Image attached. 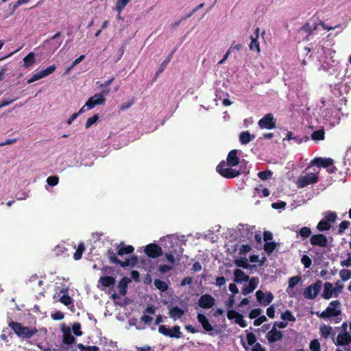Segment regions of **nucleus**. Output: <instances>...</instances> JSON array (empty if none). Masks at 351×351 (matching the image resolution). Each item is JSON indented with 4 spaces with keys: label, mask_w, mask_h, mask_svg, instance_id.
I'll return each mask as SVG.
<instances>
[{
    "label": "nucleus",
    "mask_w": 351,
    "mask_h": 351,
    "mask_svg": "<svg viewBox=\"0 0 351 351\" xmlns=\"http://www.w3.org/2000/svg\"><path fill=\"white\" fill-rule=\"evenodd\" d=\"M63 331V343L67 345H71L75 343V339L71 335V332L69 328H65L62 329Z\"/></svg>",
    "instance_id": "obj_24"
},
{
    "label": "nucleus",
    "mask_w": 351,
    "mask_h": 351,
    "mask_svg": "<svg viewBox=\"0 0 351 351\" xmlns=\"http://www.w3.org/2000/svg\"><path fill=\"white\" fill-rule=\"evenodd\" d=\"M311 165L318 167L326 168L333 165V160L330 158L318 157L311 160Z\"/></svg>",
    "instance_id": "obj_18"
},
{
    "label": "nucleus",
    "mask_w": 351,
    "mask_h": 351,
    "mask_svg": "<svg viewBox=\"0 0 351 351\" xmlns=\"http://www.w3.org/2000/svg\"><path fill=\"white\" fill-rule=\"evenodd\" d=\"M85 249L84 243L83 242L80 243L77 245L75 252L73 254V258L75 261L81 259Z\"/></svg>",
    "instance_id": "obj_33"
},
{
    "label": "nucleus",
    "mask_w": 351,
    "mask_h": 351,
    "mask_svg": "<svg viewBox=\"0 0 351 351\" xmlns=\"http://www.w3.org/2000/svg\"><path fill=\"white\" fill-rule=\"evenodd\" d=\"M265 321H267V317L265 315H260L259 317L255 318V320L254 321V325L258 326Z\"/></svg>",
    "instance_id": "obj_59"
},
{
    "label": "nucleus",
    "mask_w": 351,
    "mask_h": 351,
    "mask_svg": "<svg viewBox=\"0 0 351 351\" xmlns=\"http://www.w3.org/2000/svg\"><path fill=\"white\" fill-rule=\"evenodd\" d=\"M247 342L249 346H253L256 343V337L252 332H247L246 335Z\"/></svg>",
    "instance_id": "obj_47"
},
{
    "label": "nucleus",
    "mask_w": 351,
    "mask_h": 351,
    "mask_svg": "<svg viewBox=\"0 0 351 351\" xmlns=\"http://www.w3.org/2000/svg\"><path fill=\"white\" fill-rule=\"evenodd\" d=\"M256 296L258 302L263 306L269 305L274 300V295L272 293H264L261 290H258L256 292Z\"/></svg>",
    "instance_id": "obj_13"
},
{
    "label": "nucleus",
    "mask_w": 351,
    "mask_h": 351,
    "mask_svg": "<svg viewBox=\"0 0 351 351\" xmlns=\"http://www.w3.org/2000/svg\"><path fill=\"white\" fill-rule=\"evenodd\" d=\"M234 282L239 283L241 282H247L249 280V276L246 275L243 271L239 269H237L234 271Z\"/></svg>",
    "instance_id": "obj_26"
},
{
    "label": "nucleus",
    "mask_w": 351,
    "mask_h": 351,
    "mask_svg": "<svg viewBox=\"0 0 351 351\" xmlns=\"http://www.w3.org/2000/svg\"><path fill=\"white\" fill-rule=\"evenodd\" d=\"M240 315V313L239 312H237V311L235 310H228V312H227V317L229 319H234V320L237 319V317Z\"/></svg>",
    "instance_id": "obj_55"
},
{
    "label": "nucleus",
    "mask_w": 351,
    "mask_h": 351,
    "mask_svg": "<svg viewBox=\"0 0 351 351\" xmlns=\"http://www.w3.org/2000/svg\"><path fill=\"white\" fill-rule=\"evenodd\" d=\"M334 295L333 285L331 282H326L324 284V291L322 296L326 299L329 300Z\"/></svg>",
    "instance_id": "obj_22"
},
{
    "label": "nucleus",
    "mask_w": 351,
    "mask_h": 351,
    "mask_svg": "<svg viewBox=\"0 0 351 351\" xmlns=\"http://www.w3.org/2000/svg\"><path fill=\"white\" fill-rule=\"evenodd\" d=\"M154 285L161 291H166L168 289V285L165 281L160 279H156L154 280Z\"/></svg>",
    "instance_id": "obj_36"
},
{
    "label": "nucleus",
    "mask_w": 351,
    "mask_h": 351,
    "mask_svg": "<svg viewBox=\"0 0 351 351\" xmlns=\"http://www.w3.org/2000/svg\"><path fill=\"white\" fill-rule=\"evenodd\" d=\"M73 332L75 335L79 337L82 335L81 331V324L78 322L74 323L72 326Z\"/></svg>",
    "instance_id": "obj_53"
},
{
    "label": "nucleus",
    "mask_w": 351,
    "mask_h": 351,
    "mask_svg": "<svg viewBox=\"0 0 351 351\" xmlns=\"http://www.w3.org/2000/svg\"><path fill=\"white\" fill-rule=\"evenodd\" d=\"M322 281L317 280L315 283L308 286L304 291V296L306 299L313 300L320 292Z\"/></svg>",
    "instance_id": "obj_7"
},
{
    "label": "nucleus",
    "mask_w": 351,
    "mask_h": 351,
    "mask_svg": "<svg viewBox=\"0 0 351 351\" xmlns=\"http://www.w3.org/2000/svg\"><path fill=\"white\" fill-rule=\"evenodd\" d=\"M340 306L341 303L339 300L331 301L329 306L322 313L317 312L316 315L317 317L322 319L338 317L341 314Z\"/></svg>",
    "instance_id": "obj_4"
},
{
    "label": "nucleus",
    "mask_w": 351,
    "mask_h": 351,
    "mask_svg": "<svg viewBox=\"0 0 351 351\" xmlns=\"http://www.w3.org/2000/svg\"><path fill=\"white\" fill-rule=\"evenodd\" d=\"M237 149L230 151L226 158V162L223 160L217 166L216 170L222 177L225 178H234L241 174L240 171L231 168L239 163L240 160L237 156Z\"/></svg>",
    "instance_id": "obj_2"
},
{
    "label": "nucleus",
    "mask_w": 351,
    "mask_h": 351,
    "mask_svg": "<svg viewBox=\"0 0 351 351\" xmlns=\"http://www.w3.org/2000/svg\"><path fill=\"white\" fill-rule=\"evenodd\" d=\"M301 262L304 265V268L308 269L312 264V261L307 255H303L301 258Z\"/></svg>",
    "instance_id": "obj_51"
},
{
    "label": "nucleus",
    "mask_w": 351,
    "mask_h": 351,
    "mask_svg": "<svg viewBox=\"0 0 351 351\" xmlns=\"http://www.w3.org/2000/svg\"><path fill=\"white\" fill-rule=\"evenodd\" d=\"M319 181L317 173H310L305 176H301L297 181L298 188H304L307 185L315 184Z\"/></svg>",
    "instance_id": "obj_9"
},
{
    "label": "nucleus",
    "mask_w": 351,
    "mask_h": 351,
    "mask_svg": "<svg viewBox=\"0 0 351 351\" xmlns=\"http://www.w3.org/2000/svg\"><path fill=\"white\" fill-rule=\"evenodd\" d=\"M176 51V49H173L166 58V59L160 64L158 70L156 72V75H159L160 73H162L165 69L166 68L167 65L169 64V62L171 61L173 54Z\"/></svg>",
    "instance_id": "obj_32"
},
{
    "label": "nucleus",
    "mask_w": 351,
    "mask_h": 351,
    "mask_svg": "<svg viewBox=\"0 0 351 351\" xmlns=\"http://www.w3.org/2000/svg\"><path fill=\"white\" fill-rule=\"evenodd\" d=\"M339 275L342 280L346 281L351 278V271L349 269H341Z\"/></svg>",
    "instance_id": "obj_44"
},
{
    "label": "nucleus",
    "mask_w": 351,
    "mask_h": 351,
    "mask_svg": "<svg viewBox=\"0 0 351 351\" xmlns=\"http://www.w3.org/2000/svg\"><path fill=\"white\" fill-rule=\"evenodd\" d=\"M310 243L312 245L321 247H328V241L327 237L323 234H315L310 238Z\"/></svg>",
    "instance_id": "obj_12"
},
{
    "label": "nucleus",
    "mask_w": 351,
    "mask_h": 351,
    "mask_svg": "<svg viewBox=\"0 0 351 351\" xmlns=\"http://www.w3.org/2000/svg\"><path fill=\"white\" fill-rule=\"evenodd\" d=\"M283 337V332L278 330L274 326L267 333L266 337L269 343H275L281 340Z\"/></svg>",
    "instance_id": "obj_17"
},
{
    "label": "nucleus",
    "mask_w": 351,
    "mask_h": 351,
    "mask_svg": "<svg viewBox=\"0 0 351 351\" xmlns=\"http://www.w3.org/2000/svg\"><path fill=\"white\" fill-rule=\"evenodd\" d=\"M299 234L302 238H308L311 234V230L309 227H306V226L302 227L299 230Z\"/></svg>",
    "instance_id": "obj_45"
},
{
    "label": "nucleus",
    "mask_w": 351,
    "mask_h": 351,
    "mask_svg": "<svg viewBox=\"0 0 351 351\" xmlns=\"http://www.w3.org/2000/svg\"><path fill=\"white\" fill-rule=\"evenodd\" d=\"M280 318L284 321H289L294 322L296 321L295 317L292 314L291 311L286 310L284 313H281Z\"/></svg>",
    "instance_id": "obj_34"
},
{
    "label": "nucleus",
    "mask_w": 351,
    "mask_h": 351,
    "mask_svg": "<svg viewBox=\"0 0 351 351\" xmlns=\"http://www.w3.org/2000/svg\"><path fill=\"white\" fill-rule=\"evenodd\" d=\"M131 0H117L115 3L114 10L119 13H121L125 7Z\"/></svg>",
    "instance_id": "obj_35"
},
{
    "label": "nucleus",
    "mask_w": 351,
    "mask_h": 351,
    "mask_svg": "<svg viewBox=\"0 0 351 351\" xmlns=\"http://www.w3.org/2000/svg\"><path fill=\"white\" fill-rule=\"evenodd\" d=\"M10 335L11 332H9V329L8 328H3L2 333L0 335V338L3 341H8V336Z\"/></svg>",
    "instance_id": "obj_62"
},
{
    "label": "nucleus",
    "mask_w": 351,
    "mask_h": 351,
    "mask_svg": "<svg viewBox=\"0 0 351 351\" xmlns=\"http://www.w3.org/2000/svg\"><path fill=\"white\" fill-rule=\"evenodd\" d=\"M61 35V32H58L51 37L46 39L44 43L46 45H50L51 48L53 51H56L60 47L62 43V39H60Z\"/></svg>",
    "instance_id": "obj_14"
},
{
    "label": "nucleus",
    "mask_w": 351,
    "mask_h": 351,
    "mask_svg": "<svg viewBox=\"0 0 351 351\" xmlns=\"http://www.w3.org/2000/svg\"><path fill=\"white\" fill-rule=\"evenodd\" d=\"M36 62L35 53L34 52L29 53L23 58V66L29 68L33 66Z\"/></svg>",
    "instance_id": "obj_28"
},
{
    "label": "nucleus",
    "mask_w": 351,
    "mask_h": 351,
    "mask_svg": "<svg viewBox=\"0 0 351 351\" xmlns=\"http://www.w3.org/2000/svg\"><path fill=\"white\" fill-rule=\"evenodd\" d=\"M350 223L349 221H343L339 225L338 234H341L349 227Z\"/></svg>",
    "instance_id": "obj_48"
},
{
    "label": "nucleus",
    "mask_w": 351,
    "mask_h": 351,
    "mask_svg": "<svg viewBox=\"0 0 351 351\" xmlns=\"http://www.w3.org/2000/svg\"><path fill=\"white\" fill-rule=\"evenodd\" d=\"M301 278L300 276H293L289 280V288H294L300 281Z\"/></svg>",
    "instance_id": "obj_50"
},
{
    "label": "nucleus",
    "mask_w": 351,
    "mask_h": 351,
    "mask_svg": "<svg viewBox=\"0 0 351 351\" xmlns=\"http://www.w3.org/2000/svg\"><path fill=\"white\" fill-rule=\"evenodd\" d=\"M115 278L110 276H101L99 279V283H100L104 287H109L115 284Z\"/></svg>",
    "instance_id": "obj_25"
},
{
    "label": "nucleus",
    "mask_w": 351,
    "mask_h": 351,
    "mask_svg": "<svg viewBox=\"0 0 351 351\" xmlns=\"http://www.w3.org/2000/svg\"><path fill=\"white\" fill-rule=\"evenodd\" d=\"M252 250V247L248 244L242 245L240 248V254H245Z\"/></svg>",
    "instance_id": "obj_64"
},
{
    "label": "nucleus",
    "mask_w": 351,
    "mask_h": 351,
    "mask_svg": "<svg viewBox=\"0 0 351 351\" xmlns=\"http://www.w3.org/2000/svg\"><path fill=\"white\" fill-rule=\"evenodd\" d=\"M271 176L272 172L270 170L263 171L258 173V178L263 180H266L271 178Z\"/></svg>",
    "instance_id": "obj_43"
},
{
    "label": "nucleus",
    "mask_w": 351,
    "mask_h": 351,
    "mask_svg": "<svg viewBox=\"0 0 351 351\" xmlns=\"http://www.w3.org/2000/svg\"><path fill=\"white\" fill-rule=\"evenodd\" d=\"M158 332L164 336L176 339L180 338L182 335L179 326H174L170 329L165 325H160L158 328Z\"/></svg>",
    "instance_id": "obj_10"
},
{
    "label": "nucleus",
    "mask_w": 351,
    "mask_h": 351,
    "mask_svg": "<svg viewBox=\"0 0 351 351\" xmlns=\"http://www.w3.org/2000/svg\"><path fill=\"white\" fill-rule=\"evenodd\" d=\"M287 204L285 202L280 201L278 202H274L271 204V207L274 209H280V208H285Z\"/></svg>",
    "instance_id": "obj_60"
},
{
    "label": "nucleus",
    "mask_w": 351,
    "mask_h": 351,
    "mask_svg": "<svg viewBox=\"0 0 351 351\" xmlns=\"http://www.w3.org/2000/svg\"><path fill=\"white\" fill-rule=\"evenodd\" d=\"M59 178L56 176H49L47 179V183L51 186H56L58 184Z\"/></svg>",
    "instance_id": "obj_52"
},
{
    "label": "nucleus",
    "mask_w": 351,
    "mask_h": 351,
    "mask_svg": "<svg viewBox=\"0 0 351 351\" xmlns=\"http://www.w3.org/2000/svg\"><path fill=\"white\" fill-rule=\"evenodd\" d=\"M310 349L311 351H320V343L316 339L312 340L310 343Z\"/></svg>",
    "instance_id": "obj_49"
},
{
    "label": "nucleus",
    "mask_w": 351,
    "mask_h": 351,
    "mask_svg": "<svg viewBox=\"0 0 351 351\" xmlns=\"http://www.w3.org/2000/svg\"><path fill=\"white\" fill-rule=\"evenodd\" d=\"M235 264L237 267H242L243 269H249L252 267L248 263V261L245 258H241L240 259L236 260Z\"/></svg>",
    "instance_id": "obj_37"
},
{
    "label": "nucleus",
    "mask_w": 351,
    "mask_h": 351,
    "mask_svg": "<svg viewBox=\"0 0 351 351\" xmlns=\"http://www.w3.org/2000/svg\"><path fill=\"white\" fill-rule=\"evenodd\" d=\"M276 122L273 114L267 113L258 121V125L261 129L272 130L276 128Z\"/></svg>",
    "instance_id": "obj_8"
},
{
    "label": "nucleus",
    "mask_w": 351,
    "mask_h": 351,
    "mask_svg": "<svg viewBox=\"0 0 351 351\" xmlns=\"http://www.w3.org/2000/svg\"><path fill=\"white\" fill-rule=\"evenodd\" d=\"M99 119V115L97 114H94L93 117L88 118L85 123V128H89L92 125L95 123Z\"/></svg>",
    "instance_id": "obj_46"
},
{
    "label": "nucleus",
    "mask_w": 351,
    "mask_h": 351,
    "mask_svg": "<svg viewBox=\"0 0 351 351\" xmlns=\"http://www.w3.org/2000/svg\"><path fill=\"white\" fill-rule=\"evenodd\" d=\"M337 214L333 212H328L324 219H322L317 224V228L319 231L329 230L331 228V223H334L337 219Z\"/></svg>",
    "instance_id": "obj_6"
},
{
    "label": "nucleus",
    "mask_w": 351,
    "mask_h": 351,
    "mask_svg": "<svg viewBox=\"0 0 351 351\" xmlns=\"http://www.w3.org/2000/svg\"><path fill=\"white\" fill-rule=\"evenodd\" d=\"M343 286L340 283L339 281H337L335 284V287H333L334 289V296L338 297L339 293L341 291Z\"/></svg>",
    "instance_id": "obj_56"
},
{
    "label": "nucleus",
    "mask_w": 351,
    "mask_h": 351,
    "mask_svg": "<svg viewBox=\"0 0 351 351\" xmlns=\"http://www.w3.org/2000/svg\"><path fill=\"white\" fill-rule=\"evenodd\" d=\"M241 228L239 229L241 237L243 238L244 240H250L254 235V232L248 225H241Z\"/></svg>",
    "instance_id": "obj_23"
},
{
    "label": "nucleus",
    "mask_w": 351,
    "mask_h": 351,
    "mask_svg": "<svg viewBox=\"0 0 351 351\" xmlns=\"http://www.w3.org/2000/svg\"><path fill=\"white\" fill-rule=\"evenodd\" d=\"M42 78H43V77H42V76H41V74H40V71H38V72H37V73H34V74L32 76V77H31V78H29V80H27V84H32V83H33V82H36V81H37V80H40V79H42Z\"/></svg>",
    "instance_id": "obj_58"
},
{
    "label": "nucleus",
    "mask_w": 351,
    "mask_h": 351,
    "mask_svg": "<svg viewBox=\"0 0 351 351\" xmlns=\"http://www.w3.org/2000/svg\"><path fill=\"white\" fill-rule=\"evenodd\" d=\"M234 322L239 324L242 328H245L247 326L246 322L243 319V316L240 314L237 319L234 320Z\"/></svg>",
    "instance_id": "obj_57"
},
{
    "label": "nucleus",
    "mask_w": 351,
    "mask_h": 351,
    "mask_svg": "<svg viewBox=\"0 0 351 351\" xmlns=\"http://www.w3.org/2000/svg\"><path fill=\"white\" fill-rule=\"evenodd\" d=\"M172 269H173L172 266L167 265H160L158 267L159 271L162 274H165Z\"/></svg>",
    "instance_id": "obj_63"
},
{
    "label": "nucleus",
    "mask_w": 351,
    "mask_h": 351,
    "mask_svg": "<svg viewBox=\"0 0 351 351\" xmlns=\"http://www.w3.org/2000/svg\"><path fill=\"white\" fill-rule=\"evenodd\" d=\"M110 91V88L103 90L100 93H96L93 96L90 97L85 104V106L88 107V109H92L97 105H101L105 103L106 98L105 95H108Z\"/></svg>",
    "instance_id": "obj_5"
},
{
    "label": "nucleus",
    "mask_w": 351,
    "mask_h": 351,
    "mask_svg": "<svg viewBox=\"0 0 351 351\" xmlns=\"http://www.w3.org/2000/svg\"><path fill=\"white\" fill-rule=\"evenodd\" d=\"M129 281L130 280L127 277H123L118 284L117 288L122 295H125L127 293L128 284Z\"/></svg>",
    "instance_id": "obj_31"
},
{
    "label": "nucleus",
    "mask_w": 351,
    "mask_h": 351,
    "mask_svg": "<svg viewBox=\"0 0 351 351\" xmlns=\"http://www.w3.org/2000/svg\"><path fill=\"white\" fill-rule=\"evenodd\" d=\"M258 283V278L253 277L251 279L249 278V284L244 286L242 289V293L246 295L256 289Z\"/></svg>",
    "instance_id": "obj_20"
},
{
    "label": "nucleus",
    "mask_w": 351,
    "mask_h": 351,
    "mask_svg": "<svg viewBox=\"0 0 351 351\" xmlns=\"http://www.w3.org/2000/svg\"><path fill=\"white\" fill-rule=\"evenodd\" d=\"M266 313L269 318L273 319L275 317V308L274 305H271L267 308Z\"/></svg>",
    "instance_id": "obj_61"
},
{
    "label": "nucleus",
    "mask_w": 351,
    "mask_h": 351,
    "mask_svg": "<svg viewBox=\"0 0 351 351\" xmlns=\"http://www.w3.org/2000/svg\"><path fill=\"white\" fill-rule=\"evenodd\" d=\"M324 130H318L313 132L311 137L313 140L320 141L324 139Z\"/></svg>",
    "instance_id": "obj_40"
},
{
    "label": "nucleus",
    "mask_w": 351,
    "mask_h": 351,
    "mask_svg": "<svg viewBox=\"0 0 351 351\" xmlns=\"http://www.w3.org/2000/svg\"><path fill=\"white\" fill-rule=\"evenodd\" d=\"M8 326L14 331L17 337L25 340L31 339L38 332L36 327L25 326L21 323L14 321L10 322Z\"/></svg>",
    "instance_id": "obj_3"
},
{
    "label": "nucleus",
    "mask_w": 351,
    "mask_h": 351,
    "mask_svg": "<svg viewBox=\"0 0 351 351\" xmlns=\"http://www.w3.org/2000/svg\"><path fill=\"white\" fill-rule=\"evenodd\" d=\"M321 335L325 339H327L332 335V339L334 340L335 333L332 334V328L329 325L322 324L319 327Z\"/></svg>",
    "instance_id": "obj_27"
},
{
    "label": "nucleus",
    "mask_w": 351,
    "mask_h": 351,
    "mask_svg": "<svg viewBox=\"0 0 351 351\" xmlns=\"http://www.w3.org/2000/svg\"><path fill=\"white\" fill-rule=\"evenodd\" d=\"M145 253L150 258H158L162 254V250L160 246L155 243H149L145 247Z\"/></svg>",
    "instance_id": "obj_11"
},
{
    "label": "nucleus",
    "mask_w": 351,
    "mask_h": 351,
    "mask_svg": "<svg viewBox=\"0 0 351 351\" xmlns=\"http://www.w3.org/2000/svg\"><path fill=\"white\" fill-rule=\"evenodd\" d=\"M215 300L210 294L202 295L198 301L199 306L202 308H210L215 305Z\"/></svg>",
    "instance_id": "obj_15"
},
{
    "label": "nucleus",
    "mask_w": 351,
    "mask_h": 351,
    "mask_svg": "<svg viewBox=\"0 0 351 351\" xmlns=\"http://www.w3.org/2000/svg\"><path fill=\"white\" fill-rule=\"evenodd\" d=\"M254 135H252L248 131H244L239 134V141L243 145L249 143L254 138Z\"/></svg>",
    "instance_id": "obj_30"
},
{
    "label": "nucleus",
    "mask_w": 351,
    "mask_h": 351,
    "mask_svg": "<svg viewBox=\"0 0 351 351\" xmlns=\"http://www.w3.org/2000/svg\"><path fill=\"white\" fill-rule=\"evenodd\" d=\"M259 28L257 27L254 32V36H251V42L249 45L250 50H256L258 53H260L261 51L259 43L258 41V38L259 36Z\"/></svg>",
    "instance_id": "obj_21"
},
{
    "label": "nucleus",
    "mask_w": 351,
    "mask_h": 351,
    "mask_svg": "<svg viewBox=\"0 0 351 351\" xmlns=\"http://www.w3.org/2000/svg\"><path fill=\"white\" fill-rule=\"evenodd\" d=\"M262 311L261 308H254L249 313V317L250 319H255L261 315Z\"/></svg>",
    "instance_id": "obj_54"
},
{
    "label": "nucleus",
    "mask_w": 351,
    "mask_h": 351,
    "mask_svg": "<svg viewBox=\"0 0 351 351\" xmlns=\"http://www.w3.org/2000/svg\"><path fill=\"white\" fill-rule=\"evenodd\" d=\"M197 319L198 322L201 324L204 330L210 335H213L212 332L214 330V328L212 324L209 322V320L205 315L202 313H198L197 315Z\"/></svg>",
    "instance_id": "obj_16"
},
{
    "label": "nucleus",
    "mask_w": 351,
    "mask_h": 351,
    "mask_svg": "<svg viewBox=\"0 0 351 351\" xmlns=\"http://www.w3.org/2000/svg\"><path fill=\"white\" fill-rule=\"evenodd\" d=\"M334 342L337 346H348L351 343V335L349 332H340Z\"/></svg>",
    "instance_id": "obj_19"
},
{
    "label": "nucleus",
    "mask_w": 351,
    "mask_h": 351,
    "mask_svg": "<svg viewBox=\"0 0 351 351\" xmlns=\"http://www.w3.org/2000/svg\"><path fill=\"white\" fill-rule=\"evenodd\" d=\"M117 252L112 248L107 250L106 256L110 263L120 265L121 267H134L138 263V256L132 255L130 258L122 261L117 256L123 257L124 255L132 254L134 251V247L130 245H125L123 242L115 245Z\"/></svg>",
    "instance_id": "obj_1"
},
{
    "label": "nucleus",
    "mask_w": 351,
    "mask_h": 351,
    "mask_svg": "<svg viewBox=\"0 0 351 351\" xmlns=\"http://www.w3.org/2000/svg\"><path fill=\"white\" fill-rule=\"evenodd\" d=\"M184 314L183 309L178 306L173 307L169 312V316L174 320L182 317Z\"/></svg>",
    "instance_id": "obj_29"
},
{
    "label": "nucleus",
    "mask_w": 351,
    "mask_h": 351,
    "mask_svg": "<svg viewBox=\"0 0 351 351\" xmlns=\"http://www.w3.org/2000/svg\"><path fill=\"white\" fill-rule=\"evenodd\" d=\"M276 247V243L274 241L266 242L264 245V250L267 254H271Z\"/></svg>",
    "instance_id": "obj_38"
},
{
    "label": "nucleus",
    "mask_w": 351,
    "mask_h": 351,
    "mask_svg": "<svg viewBox=\"0 0 351 351\" xmlns=\"http://www.w3.org/2000/svg\"><path fill=\"white\" fill-rule=\"evenodd\" d=\"M60 302L67 306H69L70 304L73 306V300L67 293L61 296Z\"/></svg>",
    "instance_id": "obj_42"
},
{
    "label": "nucleus",
    "mask_w": 351,
    "mask_h": 351,
    "mask_svg": "<svg viewBox=\"0 0 351 351\" xmlns=\"http://www.w3.org/2000/svg\"><path fill=\"white\" fill-rule=\"evenodd\" d=\"M54 251L57 256H69L68 250L63 245H57Z\"/></svg>",
    "instance_id": "obj_39"
},
{
    "label": "nucleus",
    "mask_w": 351,
    "mask_h": 351,
    "mask_svg": "<svg viewBox=\"0 0 351 351\" xmlns=\"http://www.w3.org/2000/svg\"><path fill=\"white\" fill-rule=\"evenodd\" d=\"M56 68V65L53 64L48 66L44 70L40 71L42 77L43 78L52 74L55 71Z\"/></svg>",
    "instance_id": "obj_41"
}]
</instances>
